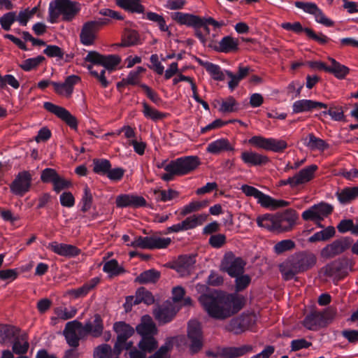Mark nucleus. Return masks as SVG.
Wrapping results in <instances>:
<instances>
[{"label": "nucleus", "mask_w": 358, "mask_h": 358, "mask_svg": "<svg viewBox=\"0 0 358 358\" xmlns=\"http://www.w3.org/2000/svg\"><path fill=\"white\" fill-rule=\"evenodd\" d=\"M93 197L90 188L86 185L84 187V195L83 196L81 203V210L84 213L88 211L92 207Z\"/></svg>", "instance_id": "60"}, {"label": "nucleus", "mask_w": 358, "mask_h": 358, "mask_svg": "<svg viewBox=\"0 0 358 358\" xmlns=\"http://www.w3.org/2000/svg\"><path fill=\"white\" fill-rule=\"evenodd\" d=\"M171 242V238H164L160 236L158 234H153L149 236L136 237L129 245L133 248L155 250L166 248Z\"/></svg>", "instance_id": "4"}, {"label": "nucleus", "mask_w": 358, "mask_h": 358, "mask_svg": "<svg viewBox=\"0 0 358 358\" xmlns=\"http://www.w3.org/2000/svg\"><path fill=\"white\" fill-rule=\"evenodd\" d=\"M236 278V290L237 292L245 289L250 283L251 278L248 275H239Z\"/></svg>", "instance_id": "64"}, {"label": "nucleus", "mask_w": 358, "mask_h": 358, "mask_svg": "<svg viewBox=\"0 0 358 358\" xmlns=\"http://www.w3.org/2000/svg\"><path fill=\"white\" fill-rule=\"evenodd\" d=\"M275 218L277 231L284 232L292 230L298 217L294 210L289 209L282 213L275 215Z\"/></svg>", "instance_id": "18"}, {"label": "nucleus", "mask_w": 358, "mask_h": 358, "mask_svg": "<svg viewBox=\"0 0 358 358\" xmlns=\"http://www.w3.org/2000/svg\"><path fill=\"white\" fill-rule=\"evenodd\" d=\"M13 352L16 355H24L28 351L29 345L26 334H18L13 341Z\"/></svg>", "instance_id": "36"}, {"label": "nucleus", "mask_w": 358, "mask_h": 358, "mask_svg": "<svg viewBox=\"0 0 358 358\" xmlns=\"http://www.w3.org/2000/svg\"><path fill=\"white\" fill-rule=\"evenodd\" d=\"M83 330L85 336L90 334L94 337H99L101 336L103 326V322L99 315L96 314L93 322L89 321L83 326Z\"/></svg>", "instance_id": "29"}, {"label": "nucleus", "mask_w": 358, "mask_h": 358, "mask_svg": "<svg viewBox=\"0 0 358 358\" xmlns=\"http://www.w3.org/2000/svg\"><path fill=\"white\" fill-rule=\"evenodd\" d=\"M103 271L108 273L110 276L118 275L124 273L123 267L120 266L115 259L106 262L103 265Z\"/></svg>", "instance_id": "48"}, {"label": "nucleus", "mask_w": 358, "mask_h": 358, "mask_svg": "<svg viewBox=\"0 0 358 358\" xmlns=\"http://www.w3.org/2000/svg\"><path fill=\"white\" fill-rule=\"evenodd\" d=\"M301 141L311 150L324 151L329 148V145L324 140L316 137L313 133L302 138Z\"/></svg>", "instance_id": "32"}, {"label": "nucleus", "mask_w": 358, "mask_h": 358, "mask_svg": "<svg viewBox=\"0 0 358 358\" xmlns=\"http://www.w3.org/2000/svg\"><path fill=\"white\" fill-rule=\"evenodd\" d=\"M20 329L10 325H4L0 328V343L6 344L14 340L19 334Z\"/></svg>", "instance_id": "38"}, {"label": "nucleus", "mask_w": 358, "mask_h": 358, "mask_svg": "<svg viewBox=\"0 0 358 358\" xmlns=\"http://www.w3.org/2000/svg\"><path fill=\"white\" fill-rule=\"evenodd\" d=\"M229 141L227 138H220L209 143L207 151L210 153L217 155L224 151L233 150Z\"/></svg>", "instance_id": "35"}, {"label": "nucleus", "mask_w": 358, "mask_h": 358, "mask_svg": "<svg viewBox=\"0 0 358 358\" xmlns=\"http://www.w3.org/2000/svg\"><path fill=\"white\" fill-rule=\"evenodd\" d=\"M276 218L275 215H265L262 217H259L257 219V224L265 229H268L269 231H277L276 227Z\"/></svg>", "instance_id": "46"}, {"label": "nucleus", "mask_w": 358, "mask_h": 358, "mask_svg": "<svg viewBox=\"0 0 358 358\" xmlns=\"http://www.w3.org/2000/svg\"><path fill=\"white\" fill-rule=\"evenodd\" d=\"M146 18L150 21H152L158 25L159 29L162 31H166L170 35L169 27L166 24V21L162 15H160L156 13L148 12L146 14Z\"/></svg>", "instance_id": "55"}, {"label": "nucleus", "mask_w": 358, "mask_h": 358, "mask_svg": "<svg viewBox=\"0 0 358 358\" xmlns=\"http://www.w3.org/2000/svg\"><path fill=\"white\" fill-rule=\"evenodd\" d=\"M238 40L227 36L222 38L219 42V46L217 50L222 52H230L235 51L238 49Z\"/></svg>", "instance_id": "39"}, {"label": "nucleus", "mask_w": 358, "mask_h": 358, "mask_svg": "<svg viewBox=\"0 0 358 358\" xmlns=\"http://www.w3.org/2000/svg\"><path fill=\"white\" fill-rule=\"evenodd\" d=\"M202 66L205 68L214 80H223L224 79V73L218 65L206 62L202 64Z\"/></svg>", "instance_id": "49"}, {"label": "nucleus", "mask_w": 358, "mask_h": 358, "mask_svg": "<svg viewBox=\"0 0 358 358\" xmlns=\"http://www.w3.org/2000/svg\"><path fill=\"white\" fill-rule=\"evenodd\" d=\"M172 19L180 24L194 28L200 27L203 25V20L201 18L190 13L176 12L172 14Z\"/></svg>", "instance_id": "25"}, {"label": "nucleus", "mask_w": 358, "mask_h": 358, "mask_svg": "<svg viewBox=\"0 0 358 358\" xmlns=\"http://www.w3.org/2000/svg\"><path fill=\"white\" fill-rule=\"evenodd\" d=\"M254 323L253 316L251 315H241L231 319L224 327V329L234 334H241L249 329Z\"/></svg>", "instance_id": "14"}, {"label": "nucleus", "mask_w": 358, "mask_h": 358, "mask_svg": "<svg viewBox=\"0 0 358 358\" xmlns=\"http://www.w3.org/2000/svg\"><path fill=\"white\" fill-rule=\"evenodd\" d=\"M15 21H16V15L14 12L7 13L0 18L1 26L6 31L10 29V27Z\"/></svg>", "instance_id": "61"}, {"label": "nucleus", "mask_w": 358, "mask_h": 358, "mask_svg": "<svg viewBox=\"0 0 358 358\" xmlns=\"http://www.w3.org/2000/svg\"><path fill=\"white\" fill-rule=\"evenodd\" d=\"M115 354L111 347L108 344H102L97 346L94 351V358H110L112 355Z\"/></svg>", "instance_id": "57"}, {"label": "nucleus", "mask_w": 358, "mask_h": 358, "mask_svg": "<svg viewBox=\"0 0 358 358\" xmlns=\"http://www.w3.org/2000/svg\"><path fill=\"white\" fill-rule=\"evenodd\" d=\"M155 299L151 292L145 289L144 287H141L137 290L134 304L144 302L145 303L150 305L153 303Z\"/></svg>", "instance_id": "51"}, {"label": "nucleus", "mask_w": 358, "mask_h": 358, "mask_svg": "<svg viewBox=\"0 0 358 358\" xmlns=\"http://www.w3.org/2000/svg\"><path fill=\"white\" fill-rule=\"evenodd\" d=\"M327 108V106L322 102L308 100V99H301L295 101L293 103L292 109L294 113H300L303 112L310 111L314 108Z\"/></svg>", "instance_id": "27"}, {"label": "nucleus", "mask_w": 358, "mask_h": 358, "mask_svg": "<svg viewBox=\"0 0 358 358\" xmlns=\"http://www.w3.org/2000/svg\"><path fill=\"white\" fill-rule=\"evenodd\" d=\"M160 277V273L155 269H150L141 273L136 279L141 284L154 283Z\"/></svg>", "instance_id": "42"}, {"label": "nucleus", "mask_w": 358, "mask_h": 358, "mask_svg": "<svg viewBox=\"0 0 358 358\" xmlns=\"http://www.w3.org/2000/svg\"><path fill=\"white\" fill-rule=\"evenodd\" d=\"M80 4L70 0H54L49 5V21L51 23L57 22L62 15L64 21H71L79 12Z\"/></svg>", "instance_id": "3"}, {"label": "nucleus", "mask_w": 358, "mask_h": 358, "mask_svg": "<svg viewBox=\"0 0 358 358\" xmlns=\"http://www.w3.org/2000/svg\"><path fill=\"white\" fill-rule=\"evenodd\" d=\"M207 217L208 215L206 214L193 215L187 217L182 222L185 230L194 229L197 226L201 225L206 221Z\"/></svg>", "instance_id": "40"}, {"label": "nucleus", "mask_w": 358, "mask_h": 358, "mask_svg": "<svg viewBox=\"0 0 358 358\" xmlns=\"http://www.w3.org/2000/svg\"><path fill=\"white\" fill-rule=\"evenodd\" d=\"M317 169L318 166L316 164H311L296 173L292 176L295 187L311 181L315 178V172Z\"/></svg>", "instance_id": "23"}, {"label": "nucleus", "mask_w": 358, "mask_h": 358, "mask_svg": "<svg viewBox=\"0 0 358 358\" xmlns=\"http://www.w3.org/2000/svg\"><path fill=\"white\" fill-rule=\"evenodd\" d=\"M335 232L334 227H328L314 234L308 238V241L310 243H315L317 241H327L334 236Z\"/></svg>", "instance_id": "44"}, {"label": "nucleus", "mask_w": 358, "mask_h": 358, "mask_svg": "<svg viewBox=\"0 0 358 358\" xmlns=\"http://www.w3.org/2000/svg\"><path fill=\"white\" fill-rule=\"evenodd\" d=\"M142 105V112L144 116L148 119H150L153 121H158L159 120L165 118L167 116L166 113L159 112L155 108L150 106L146 102H143Z\"/></svg>", "instance_id": "43"}, {"label": "nucleus", "mask_w": 358, "mask_h": 358, "mask_svg": "<svg viewBox=\"0 0 358 358\" xmlns=\"http://www.w3.org/2000/svg\"><path fill=\"white\" fill-rule=\"evenodd\" d=\"M303 325L306 329L312 331H316L324 327L320 312L314 311L306 315L303 321Z\"/></svg>", "instance_id": "33"}, {"label": "nucleus", "mask_w": 358, "mask_h": 358, "mask_svg": "<svg viewBox=\"0 0 358 358\" xmlns=\"http://www.w3.org/2000/svg\"><path fill=\"white\" fill-rule=\"evenodd\" d=\"M238 103L233 96H228L221 102L219 111L222 113H233L238 110Z\"/></svg>", "instance_id": "52"}, {"label": "nucleus", "mask_w": 358, "mask_h": 358, "mask_svg": "<svg viewBox=\"0 0 358 358\" xmlns=\"http://www.w3.org/2000/svg\"><path fill=\"white\" fill-rule=\"evenodd\" d=\"M153 194L156 201L163 202L170 201L178 195V192L173 189H169L168 191L155 189Z\"/></svg>", "instance_id": "53"}, {"label": "nucleus", "mask_w": 358, "mask_h": 358, "mask_svg": "<svg viewBox=\"0 0 358 358\" xmlns=\"http://www.w3.org/2000/svg\"><path fill=\"white\" fill-rule=\"evenodd\" d=\"M93 164V171L98 174L107 175L111 168V164L107 159H94Z\"/></svg>", "instance_id": "56"}, {"label": "nucleus", "mask_w": 358, "mask_h": 358, "mask_svg": "<svg viewBox=\"0 0 358 358\" xmlns=\"http://www.w3.org/2000/svg\"><path fill=\"white\" fill-rule=\"evenodd\" d=\"M248 143L256 148L273 152H282L287 148V143L282 139L265 138L262 136H254L248 140Z\"/></svg>", "instance_id": "5"}, {"label": "nucleus", "mask_w": 358, "mask_h": 358, "mask_svg": "<svg viewBox=\"0 0 358 358\" xmlns=\"http://www.w3.org/2000/svg\"><path fill=\"white\" fill-rule=\"evenodd\" d=\"M138 347L146 354L151 353L157 348L158 342L154 336L144 337L141 338V341L138 343Z\"/></svg>", "instance_id": "45"}, {"label": "nucleus", "mask_w": 358, "mask_h": 358, "mask_svg": "<svg viewBox=\"0 0 358 358\" xmlns=\"http://www.w3.org/2000/svg\"><path fill=\"white\" fill-rule=\"evenodd\" d=\"M145 71V69L142 66H138L136 70L129 73L126 80L129 85H138L141 80V74Z\"/></svg>", "instance_id": "59"}, {"label": "nucleus", "mask_w": 358, "mask_h": 358, "mask_svg": "<svg viewBox=\"0 0 358 358\" xmlns=\"http://www.w3.org/2000/svg\"><path fill=\"white\" fill-rule=\"evenodd\" d=\"M31 180V175L29 171L20 172L10 185L11 192L15 195L23 196L29 192Z\"/></svg>", "instance_id": "15"}, {"label": "nucleus", "mask_w": 358, "mask_h": 358, "mask_svg": "<svg viewBox=\"0 0 358 358\" xmlns=\"http://www.w3.org/2000/svg\"><path fill=\"white\" fill-rule=\"evenodd\" d=\"M43 107L46 110L55 115L57 117L65 122L71 128L74 129H77V119L64 107L55 105L51 102H45L43 103Z\"/></svg>", "instance_id": "17"}, {"label": "nucleus", "mask_w": 358, "mask_h": 358, "mask_svg": "<svg viewBox=\"0 0 358 358\" xmlns=\"http://www.w3.org/2000/svg\"><path fill=\"white\" fill-rule=\"evenodd\" d=\"M196 260L193 256H180L176 261L173 268L176 270L177 272L180 273L181 275L184 276L189 274Z\"/></svg>", "instance_id": "28"}, {"label": "nucleus", "mask_w": 358, "mask_h": 358, "mask_svg": "<svg viewBox=\"0 0 358 358\" xmlns=\"http://www.w3.org/2000/svg\"><path fill=\"white\" fill-rule=\"evenodd\" d=\"M86 62L103 66L105 69L112 71L120 62V58L114 55H102L97 52L91 51L85 58Z\"/></svg>", "instance_id": "13"}, {"label": "nucleus", "mask_w": 358, "mask_h": 358, "mask_svg": "<svg viewBox=\"0 0 358 358\" xmlns=\"http://www.w3.org/2000/svg\"><path fill=\"white\" fill-rule=\"evenodd\" d=\"M172 348L171 342L166 343L162 345L153 355L148 358H169V352Z\"/></svg>", "instance_id": "62"}, {"label": "nucleus", "mask_w": 358, "mask_h": 358, "mask_svg": "<svg viewBox=\"0 0 358 358\" xmlns=\"http://www.w3.org/2000/svg\"><path fill=\"white\" fill-rule=\"evenodd\" d=\"M115 203L117 208H139L145 206L146 205V201L141 196L120 194L116 197Z\"/></svg>", "instance_id": "21"}, {"label": "nucleus", "mask_w": 358, "mask_h": 358, "mask_svg": "<svg viewBox=\"0 0 358 358\" xmlns=\"http://www.w3.org/2000/svg\"><path fill=\"white\" fill-rule=\"evenodd\" d=\"M99 282V279L98 278H94L78 289H72L66 291V294L71 296L75 299L85 296L90 290L93 289Z\"/></svg>", "instance_id": "31"}, {"label": "nucleus", "mask_w": 358, "mask_h": 358, "mask_svg": "<svg viewBox=\"0 0 358 358\" xmlns=\"http://www.w3.org/2000/svg\"><path fill=\"white\" fill-rule=\"evenodd\" d=\"M337 197L341 203H347L358 197V187H346L337 192Z\"/></svg>", "instance_id": "41"}, {"label": "nucleus", "mask_w": 358, "mask_h": 358, "mask_svg": "<svg viewBox=\"0 0 358 358\" xmlns=\"http://www.w3.org/2000/svg\"><path fill=\"white\" fill-rule=\"evenodd\" d=\"M329 61L331 64L329 66L327 72L334 75L338 79H343L349 73L350 69L345 65H343L336 61L334 58L329 57Z\"/></svg>", "instance_id": "37"}, {"label": "nucleus", "mask_w": 358, "mask_h": 358, "mask_svg": "<svg viewBox=\"0 0 358 358\" xmlns=\"http://www.w3.org/2000/svg\"><path fill=\"white\" fill-rule=\"evenodd\" d=\"M316 257L313 253H295L279 265L282 278L285 280L293 279L299 273H303L311 268L316 264Z\"/></svg>", "instance_id": "2"}, {"label": "nucleus", "mask_w": 358, "mask_h": 358, "mask_svg": "<svg viewBox=\"0 0 358 358\" xmlns=\"http://www.w3.org/2000/svg\"><path fill=\"white\" fill-rule=\"evenodd\" d=\"M352 243L350 237H344L334 241L321 250V256L325 259L333 258L348 249Z\"/></svg>", "instance_id": "12"}, {"label": "nucleus", "mask_w": 358, "mask_h": 358, "mask_svg": "<svg viewBox=\"0 0 358 358\" xmlns=\"http://www.w3.org/2000/svg\"><path fill=\"white\" fill-rule=\"evenodd\" d=\"M139 42V35L135 30L126 31L124 39L122 43V46H132L137 45Z\"/></svg>", "instance_id": "58"}, {"label": "nucleus", "mask_w": 358, "mask_h": 358, "mask_svg": "<svg viewBox=\"0 0 358 358\" xmlns=\"http://www.w3.org/2000/svg\"><path fill=\"white\" fill-rule=\"evenodd\" d=\"M169 169L177 176H184L195 170L200 164L199 159L196 156H187L171 161Z\"/></svg>", "instance_id": "7"}, {"label": "nucleus", "mask_w": 358, "mask_h": 358, "mask_svg": "<svg viewBox=\"0 0 358 358\" xmlns=\"http://www.w3.org/2000/svg\"><path fill=\"white\" fill-rule=\"evenodd\" d=\"M187 337L190 341V351L193 354L199 352L203 347V334L199 322L193 320L188 322Z\"/></svg>", "instance_id": "9"}, {"label": "nucleus", "mask_w": 358, "mask_h": 358, "mask_svg": "<svg viewBox=\"0 0 358 358\" xmlns=\"http://www.w3.org/2000/svg\"><path fill=\"white\" fill-rule=\"evenodd\" d=\"M176 313L177 310L171 302L158 306L153 310L155 319L162 324L171 322L176 315Z\"/></svg>", "instance_id": "20"}, {"label": "nucleus", "mask_w": 358, "mask_h": 358, "mask_svg": "<svg viewBox=\"0 0 358 358\" xmlns=\"http://www.w3.org/2000/svg\"><path fill=\"white\" fill-rule=\"evenodd\" d=\"M245 262L241 257H235L232 253H227L221 263V268L231 277H237L243 274Z\"/></svg>", "instance_id": "10"}, {"label": "nucleus", "mask_w": 358, "mask_h": 358, "mask_svg": "<svg viewBox=\"0 0 358 358\" xmlns=\"http://www.w3.org/2000/svg\"><path fill=\"white\" fill-rule=\"evenodd\" d=\"M45 58L42 55H38L36 57L27 59L20 65V68L24 71H29L38 66Z\"/></svg>", "instance_id": "54"}, {"label": "nucleus", "mask_w": 358, "mask_h": 358, "mask_svg": "<svg viewBox=\"0 0 358 358\" xmlns=\"http://www.w3.org/2000/svg\"><path fill=\"white\" fill-rule=\"evenodd\" d=\"M241 158L245 164L254 166H264L270 162L266 155L252 150L243 152Z\"/></svg>", "instance_id": "26"}, {"label": "nucleus", "mask_w": 358, "mask_h": 358, "mask_svg": "<svg viewBox=\"0 0 358 358\" xmlns=\"http://www.w3.org/2000/svg\"><path fill=\"white\" fill-rule=\"evenodd\" d=\"M48 248L58 255L66 257H76L80 253V250L73 245L59 243L56 241L50 243Z\"/></svg>", "instance_id": "22"}, {"label": "nucleus", "mask_w": 358, "mask_h": 358, "mask_svg": "<svg viewBox=\"0 0 358 358\" xmlns=\"http://www.w3.org/2000/svg\"><path fill=\"white\" fill-rule=\"evenodd\" d=\"M295 245V243L291 239L282 240L273 246V252L276 255H281L285 252L292 250Z\"/></svg>", "instance_id": "50"}, {"label": "nucleus", "mask_w": 358, "mask_h": 358, "mask_svg": "<svg viewBox=\"0 0 358 358\" xmlns=\"http://www.w3.org/2000/svg\"><path fill=\"white\" fill-rule=\"evenodd\" d=\"M304 32L310 38L317 41L320 44H325L329 41V38L327 36L322 33L315 34L311 29L305 28Z\"/></svg>", "instance_id": "63"}, {"label": "nucleus", "mask_w": 358, "mask_h": 358, "mask_svg": "<svg viewBox=\"0 0 358 358\" xmlns=\"http://www.w3.org/2000/svg\"><path fill=\"white\" fill-rule=\"evenodd\" d=\"M257 202L263 207L271 208L272 210L278 208L285 207L289 206V202L284 200H275L270 196L260 192L257 197Z\"/></svg>", "instance_id": "30"}, {"label": "nucleus", "mask_w": 358, "mask_h": 358, "mask_svg": "<svg viewBox=\"0 0 358 358\" xmlns=\"http://www.w3.org/2000/svg\"><path fill=\"white\" fill-rule=\"evenodd\" d=\"M116 3L121 8L138 13H141L144 10L143 6L139 3V2H136L132 0H115Z\"/></svg>", "instance_id": "47"}, {"label": "nucleus", "mask_w": 358, "mask_h": 358, "mask_svg": "<svg viewBox=\"0 0 358 358\" xmlns=\"http://www.w3.org/2000/svg\"><path fill=\"white\" fill-rule=\"evenodd\" d=\"M113 330L117 334V341L114 345L113 352L115 354V358H119L125 342L134 334V329L124 322H117L114 324Z\"/></svg>", "instance_id": "8"}, {"label": "nucleus", "mask_w": 358, "mask_h": 358, "mask_svg": "<svg viewBox=\"0 0 358 358\" xmlns=\"http://www.w3.org/2000/svg\"><path fill=\"white\" fill-rule=\"evenodd\" d=\"M222 358H237L252 351L250 345H244L240 347L221 348Z\"/></svg>", "instance_id": "34"}, {"label": "nucleus", "mask_w": 358, "mask_h": 358, "mask_svg": "<svg viewBox=\"0 0 358 358\" xmlns=\"http://www.w3.org/2000/svg\"><path fill=\"white\" fill-rule=\"evenodd\" d=\"M199 301L210 317L218 320L231 317L244 304L243 299L235 294H202Z\"/></svg>", "instance_id": "1"}, {"label": "nucleus", "mask_w": 358, "mask_h": 358, "mask_svg": "<svg viewBox=\"0 0 358 358\" xmlns=\"http://www.w3.org/2000/svg\"><path fill=\"white\" fill-rule=\"evenodd\" d=\"M333 209L331 205L321 202L303 211L301 217L305 221H312L322 227L320 222L331 214Z\"/></svg>", "instance_id": "6"}, {"label": "nucleus", "mask_w": 358, "mask_h": 358, "mask_svg": "<svg viewBox=\"0 0 358 358\" xmlns=\"http://www.w3.org/2000/svg\"><path fill=\"white\" fill-rule=\"evenodd\" d=\"M106 23V20L90 21L85 23L80 34L82 43L85 45H92L95 39L96 33L101 26Z\"/></svg>", "instance_id": "16"}, {"label": "nucleus", "mask_w": 358, "mask_h": 358, "mask_svg": "<svg viewBox=\"0 0 358 358\" xmlns=\"http://www.w3.org/2000/svg\"><path fill=\"white\" fill-rule=\"evenodd\" d=\"M136 332L141 338L154 336L157 334V329L152 317L148 315L141 317V322L136 327Z\"/></svg>", "instance_id": "24"}, {"label": "nucleus", "mask_w": 358, "mask_h": 358, "mask_svg": "<svg viewBox=\"0 0 358 358\" xmlns=\"http://www.w3.org/2000/svg\"><path fill=\"white\" fill-rule=\"evenodd\" d=\"M80 81V78L79 76L71 75L66 77L64 83L52 82V85L55 93L58 95L69 98L73 92L74 85Z\"/></svg>", "instance_id": "19"}, {"label": "nucleus", "mask_w": 358, "mask_h": 358, "mask_svg": "<svg viewBox=\"0 0 358 358\" xmlns=\"http://www.w3.org/2000/svg\"><path fill=\"white\" fill-rule=\"evenodd\" d=\"M64 334L67 343L73 348L78 347L80 339L85 336L82 323L77 320L66 323Z\"/></svg>", "instance_id": "11"}]
</instances>
